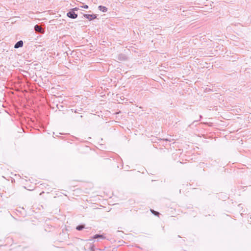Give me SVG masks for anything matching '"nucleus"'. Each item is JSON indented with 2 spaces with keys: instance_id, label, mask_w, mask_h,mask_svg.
<instances>
[{
  "instance_id": "nucleus-8",
  "label": "nucleus",
  "mask_w": 251,
  "mask_h": 251,
  "mask_svg": "<svg viewBox=\"0 0 251 251\" xmlns=\"http://www.w3.org/2000/svg\"><path fill=\"white\" fill-rule=\"evenodd\" d=\"M152 213H153L154 215L158 216L159 213L158 212L155 211L154 210L151 211Z\"/></svg>"
},
{
  "instance_id": "nucleus-6",
  "label": "nucleus",
  "mask_w": 251,
  "mask_h": 251,
  "mask_svg": "<svg viewBox=\"0 0 251 251\" xmlns=\"http://www.w3.org/2000/svg\"><path fill=\"white\" fill-rule=\"evenodd\" d=\"M99 9L103 12H106L107 10V8L106 7L101 5L99 6Z\"/></svg>"
},
{
  "instance_id": "nucleus-3",
  "label": "nucleus",
  "mask_w": 251,
  "mask_h": 251,
  "mask_svg": "<svg viewBox=\"0 0 251 251\" xmlns=\"http://www.w3.org/2000/svg\"><path fill=\"white\" fill-rule=\"evenodd\" d=\"M34 29L36 31L39 32L41 33H44V29L39 25H36L34 27Z\"/></svg>"
},
{
  "instance_id": "nucleus-4",
  "label": "nucleus",
  "mask_w": 251,
  "mask_h": 251,
  "mask_svg": "<svg viewBox=\"0 0 251 251\" xmlns=\"http://www.w3.org/2000/svg\"><path fill=\"white\" fill-rule=\"evenodd\" d=\"M23 46V42L22 41H20L18 42L14 46L15 48H18L19 47H22Z\"/></svg>"
},
{
  "instance_id": "nucleus-1",
  "label": "nucleus",
  "mask_w": 251,
  "mask_h": 251,
  "mask_svg": "<svg viewBox=\"0 0 251 251\" xmlns=\"http://www.w3.org/2000/svg\"><path fill=\"white\" fill-rule=\"evenodd\" d=\"M84 16L89 20H92L97 18V16L95 14H85Z\"/></svg>"
},
{
  "instance_id": "nucleus-5",
  "label": "nucleus",
  "mask_w": 251,
  "mask_h": 251,
  "mask_svg": "<svg viewBox=\"0 0 251 251\" xmlns=\"http://www.w3.org/2000/svg\"><path fill=\"white\" fill-rule=\"evenodd\" d=\"M98 238H100L102 239H105V237L104 235L96 234L93 237V239H97Z\"/></svg>"
},
{
  "instance_id": "nucleus-9",
  "label": "nucleus",
  "mask_w": 251,
  "mask_h": 251,
  "mask_svg": "<svg viewBox=\"0 0 251 251\" xmlns=\"http://www.w3.org/2000/svg\"><path fill=\"white\" fill-rule=\"evenodd\" d=\"M81 7L84 8L85 9H87L88 8V6L87 5H85L83 6H81Z\"/></svg>"
},
{
  "instance_id": "nucleus-7",
  "label": "nucleus",
  "mask_w": 251,
  "mask_h": 251,
  "mask_svg": "<svg viewBox=\"0 0 251 251\" xmlns=\"http://www.w3.org/2000/svg\"><path fill=\"white\" fill-rule=\"evenodd\" d=\"M84 228V226L83 225L78 226L76 227V229L78 230H81Z\"/></svg>"
},
{
  "instance_id": "nucleus-10",
  "label": "nucleus",
  "mask_w": 251,
  "mask_h": 251,
  "mask_svg": "<svg viewBox=\"0 0 251 251\" xmlns=\"http://www.w3.org/2000/svg\"><path fill=\"white\" fill-rule=\"evenodd\" d=\"M75 10H77V9L76 8H74Z\"/></svg>"
},
{
  "instance_id": "nucleus-2",
  "label": "nucleus",
  "mask_w": 251,
  "mask_h": 251,
  "mask_svg": "<svg viewBox=\"0 0 251 251\" xmlns=\"http://www.w3.org/2000/svg\"><path fill=\"white\" fill-rule=\"evenodd\" d=\"M67 16L71 18L75 19L77 17V15L74 12L70 11L67 13Z\"/></svg>"
}]
</instances>
